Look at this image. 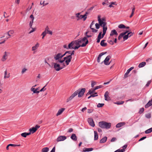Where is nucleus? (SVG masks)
Here are the masks:
<instances>
[{
	"instance_id": "f257e3e1",
	"label": "nucleus",
	"mask_w": 152,
	"mask_h": 152,
	"mask_svg": "<svg viewBox=\"0 0 152 152\" xmlns=\"http://www.w3.org/2000/svg\"><path fill=\"white\" fill-rule=\"evenodd\" d=\"M99 125L102 129H108L110 128L111 126V123L104 121H102L99 123Z\"/></svg>"
},
{
	"instance_id": "f03ea898",
	"label": "nucleus",
	"mask_w": 152,
	"mask_h": 152,
	"mask_svg": "<svg viewBox=\"0 0 152 152\" xmlns=\"http://www.w3.org/2000/svg\"><path fill=\"white\" fill-rule=\"evenodd\" d=\"M14 33V31L13 30H11L9 31L7 33H5L4 36L1 37V44L4 43L5 41L8 38V37H6L4 39L3 38L5 37V35H8L10 36H11Z\"/></svg>"
},
{
	"instance_id": "7ed1b4c3",
	"label": "nucleus",
	"mask_w": 152,
	"mask_h": 152,
	"mask_svg": "<svg viewBox=\"0 0 152 152\" xmlns=\"http://www.w3.org/2000/svg\"><path fill=\"white\" fill-rule=\"evenodd\" d=\"M53 64L54 65L55 69L57 71H59L65 67V65L64 63L62 64V66H60V65L57 63H53Z\"/></svg>"
},
{
	"instance_id": "20e7f679",
	"label": "nucleus",
	"mask_w": 152,
	"mask_h": 152,
	"mask_svg": "<svg viewBox=\"0 0 152 152\" xmlns=\"http://www.w3.org/2000/svg\"><path fill=\"white\" fill-rule=\"evenodd\" d=\"M98 20L99 22V24L100 26L103 27V28L104 27H107L106 26L107 23L105 22L101 21L100 15H99L98 16Z\"/></svg>"
},
{
	"instance_id": "39448f33",
	"label": "nucleus",
	"mask_w": 152,
	"mask_h": 152,
	"mask_svg": "<svg viewBox=\"0 0 152 152\" xmlns=\"http://www.w3.org/2000/svg\"><path fill=\"white\" fill-rule=\"evenodd\" d=\"M86 91V89L85 88H79L76 91H77L78 93V97H82L83 95Z\"/></svg>"
},
{
	"instance_id": "423d86ee",
	"label": "nucleus",
	"mask_w": 152,
	"mask_h": 152,
	"mask_svg": "<svg viewBox=\"0 0 152 152\" xmlns=\"http://www.w3.org/2000/svg\"><path fill=\"white\" fill-rule=\"evenodd\" d=\"M72 58V57H71V56L67 55H66V57L63 58L64 61H65L66 65H68L69 64V63L71 61Z\"/></svg>"
},
{
	"instance_id": "0eeeda50",
	"label": "nucleus",
	"mask_w": 152,
	"mask_h": 152,
	"mask_svg": "<svg viewBox=\"0 0 152 152\" xmlns=\"http://www.w3.org/2000/svg\"><path fill=\"white\" fill-rule=\"evenodd\" d=\"M77 91H75L69 98L66 100V102H68L69 101L71 100L75 96L78 94Z\"/></svg>"
},
{
	"instance_id": "6e6552de",
	"label": "nucleus",
	"mask_w": 152,
	"mask_h": 152,
	"mask_svg": "<svg viewBox=\"0 0 152 152\" xmlns=\"http://www.w3.org/2000/svg\"><path fill=\"white\" fill-rule=\"evenodd\" d=\"M88 121L89 124L92 127H94L95 124L94 120L92 118H88Z\"/></svg>"
},
{
	"instance_id": "1a4fd4ad",
	"label": "nucleus",
	"mask_w": 152,
	"mask_h": 152,
	"mask_svg": "<svg viewBox=\"0 0 152 152\" xmlns=\"http://www.w3.org/2000/svg\"><path fill=\"white\" fill-rule=\"evenodd\" d=\"M9 54V53L5 52L4 53V54L2 56L1 61H6L8 55Z\"/></svg>"
},
{
	"instance_id": "9d476101",
	"label": "nucleus",
	"mask_w": 152,
	"mask_h": 152,
	"mask_svg": "<svg viewBox=\"0 0 152 152\" xmlns=\"http://www.w3.org/2000/svg\"><path fill=\"white\" fill-rule=\"evenodd\" d=\"M111 56H110L108 55L107 56V57L105 58V59L104 61V62L105 65H108L110 64V62L108 63V62Z\"/></svg>"
},
{
	"instance_id": "9b49d317",
	"label": "nucleus",
	"mask_w": 152,
	"mask_h": 152,
	"mask_svg": "<svg viewBox=\"0 0 152 152\" xmlns=\"http://www.w3.org/2000/svg\"><path fill=\"white\" fill-rule=\"evenodd\" d=\"M66 138V136H60L58 137L56 139V140L57 142H59L61 141H63Z\"/></svg>"
},
{
	"instance_id": "f8f14e48",
	"label": "nucleus",
	"mask_w": 152,
	"mask_h": 152,
	"mask_svg": "<svg viewBox=\"0 0 152 152\" xmlns=\"http://www.w3.org/2000/svg\"><path fill=\"white\" fill-rule=\"evenodd\" d=\"M80 13L79 12V13H76L75 14L76 17L78 18V19H77V20H78L79 19H82V18H83V17H87V15H86L85 14V15H80V16H79V15H80Z\"/></svg>"
},
{
	"instance_id": "ddd939ff",
	"label": "nucleus",
	"mask_w": 152,
	"mask_h": 152,
	"mask_svg": "<svg viewBox=\"0 0 152 152\" xmlns=\"http://www.w3.org/2000/svg\"><path fill=\"white\" fill-rule=\"evenodd\" d=\"M109 93L108 91H106L104 95L105 100L107 101H108L110 100V97L109 96Z\"/></svg>"
},
{
	"instance_id": "4468645a",
	"label": "nucleus",
	"mask_w": 152,
	"mask_h": 152,
	"mask_svg": "<svg viewBox=\"0 0 152 152\" xmlns=\"http://www.w3.org/2000/svg\"><path fill=\"white\" fill-rule=\"evenodd\" d=\"M87 43V42L86 43H83L81 45H79L78 46L77 45L76 46H75V47H73V49L76 50L77 49L80 47H84L86 46Z\"/></svg>"
},
{
	"instance_id": "2eb2a0df",
	"label": "nucleus",
	"mask_w": 152,
	"mask_h": 152,
	"mask_svg": "<svg viewBox=\"0 0 152 152\" xmlns=\"http://www.w3.org/2000/svg\"><path fill=\"white\" fill-rule=\"evenodd\" d=\"M61 53H59L54 56V58L56 60H57L61 58Z\"/></svg>"
},
{
	"instance_id": "dca6fc26",
	"label": "nucleus",
	"mask_w": 152,
	"mask_h": 152,
	"mask_svg": "<svg viewBox=\"0 0 152 152\" xmlns=\"http://www.w3.org/2000/svg\"><path fill=\"white\" fill-rule=\"evenodd\" d=\"M39 90L38 88H37L36 89L35 88H33V87H32V88L31 89V90L33 92L34 94L37 93L38 94L40 92V91H38Z\"/></svg>"
},
{
	"instance_id": "f3484780",
	"label": "nucleus",
	"mask_w": 152,
	"mask_h": 152,
	"mask_svg": "<svg viewBox=\"0 0 152 152\" xmlns=\"http://www.w3.org/2000/svg\"><path fill=\"white\" fill-rule=\"evenodd\" d=\"M106 53V52H103L101 53L99 55L97 59V61L98 63H99L100 62V60L102 56L104 55Z\"/></svg>"
},
{
	"instance_id": "a211bd4d",
	"label": "nucleus",
	"mask_w": 152,
	"mask_h": 152,
	"mask_svg": "<svg viewBox=\"0 0 152 152\" xmlns=\"http://www.w3.org/2000/svg\"><path fill=\"white\" fill-rule=\"evenodd\" d=\"M126 123L124 122H121L118 123L116 125V127L117 128H119L122 127Z\"/></svg>"
},
{
	"instance_id": "6ab92c4d",
	"label": "nucleus",
	"mask_w": 152,
	"mask_h": 152,
	"mask_svg": "<svg viewBox=\"0 0 152 152\" xmlns=\"http://www.w3.org/2000/svg\"><path fill=\"white\" fill-rule=\"evenodd\" d=\"M114 35H116V36L118 35V33L117 32L116 30L115 29H113L111 31L110 34V36H112Z\"/></svg>"
},
{
	"instance_id": "aec40b11",
	"label": "nucleus",
	"mask_w": 152,
	"mask_h": 152,
	"mask_svg": "<svg viewBox=\"0 0 152 152\" xmlns=\"http://www.w3.org/2000/svg\"><path fill=\"white\" fill-rule=\"evenodd\" d=\"M134 68L133 67H132L126 71V72L125 73L124 75V77H127V75L130 72V71Z\"/></svg>"
},
{
	"instance_id": "412c9836",
	"label": "nucleus",
	"mask_w": 152,
	"mask_h": 152,
	"mask_svg": "<svg viewBox=\"0 0 152 152\" xmlns=\"http://www.w3.org/2000/svg\"><path fill=\"white\" fill-rule=\"evenodd\" d=\"M93 148H85L83 149V152H89L93 151Z\"/></svg>"
},
{
	"instance_id": "4be33fe9",
	"label": "nucleus",
	"mask_w": 152,
	"mask_h": 152,
	"mask_svg": "<svg viewBox=\"0 0 152 152\" xmlns=\"http://www.w3.org/2000/svg\"><path fill=\"white\" fill-rule=\"evenodd\" d=\"M65 109L64 108H61V109H60L58 112V113L56 114V116H58L60 115H61L63 112L64 110Z\"/></svg>"
},
{
	"instance_id": "5701e85b",
	"label": "nucleus",
	"mask_w": 152,
	"mask_h": 152,
	"mask_svg": "<svg viewBox=\"0 0 152 152\" xmlns=\"http://www.w3.org/2000/svg\"><path fill=\"white\" fill-rule=\"evenodd\" d=\"M107 139V137H104L102 138L99 141L100 143H104L105 142Z\"/></svg>"
},
{
	"instance_id": "b1692460",
	"label": "nucleus",
	"mask_w": 152,
	"mask_h": 152,
	"mask_svg": "<svg viewBox=\"0 0 152 152\" xmlns=\"http://www.w3.org/2000/svg\"><path fill=\"white\" fill-rule=\"evenodd\" d=\"M70 138L73 141H75L77 140V137L75 134H72Z\"/></svg>"
},
{
	"instance_id": "393cba45",
	"label": "nucleus",
	"mask_w": 152,
	"mask_h": 152,
	"mask_svg": "<svg viewBox=\"0 0 152 152\" xmlns=\"http://www.w3.org/2000/svg\"><path fill=\"white\" fill-rule=\"evenodd\" d=\"M94 140H96L98 138V135L96 131H94Z\"/></svg>"
},
{
	"instance_id": "a878e982",
	"label": "nucleus",
	"mask_w": 152,
	"mask_h": 152,
	"mask_svg": "<svg viewBox=\"0 0 152 152\" xmlns=\"http://www.w3.org/2000/svg\"><path fill=\"white\" fill-rule=\"evenodd\" d=\"M30 132H24L21 134V135L22 137H26L27 135H30Z\"/></svg>"
},
{
	"instance_id": "bb28decb",
	"label": "nucleus",
	"mask_w": 152,
	"mask_h": 152,
	"mask_svg": "<svg viewBox=\"0 0 152 152\" xmlns=\"http://www.w3.org/2000/svg\"><path fill=\"white\" fill-rule=\"evenodd\" d=\"M39 44L38 43H37L35 46H33L32 47V50L34 51L37 49L38 47H39Z\"/></svg>"
},
{
	"instance_id": "cd10ccee",
	"label": "nucleus",
	"mask_w": 152,
	"mask_h": 152,
	"mask_svg": "<svg viewBox=\"0 0 152 152\" xmlns=\"http://www.w3.org/2000/svg\"><path fill=\"white\" fill-rule=\"evenodd\" d=\"M146 65V63L145 62H142L140 63L138 65V67L139 68H142L145 66Z\"/></svg>"
},
{
	"instance_id": "c85d7f7f",
	"label": "nucleus",
	"mask_w": 152,
	"mask_h": 152,
	"mask_svg": "<svg viewBox=\"0 0 152 152\" xmlns=\"http://www.w3.org/2000/svg\"><path fill=\"white\" fill-rule=\"evenodd\" d=\"M107 29V27H103V33L102 34V37H104L106 33Z\"/></svg>"
},
{
	"instance_id": "c756f323",
	"label": "nucleus",
	"mask_w": 152,
	"mask_h": 152,
	"mask_svg": "<svg viewBox=\"0 0 152 152\" xmlns=\"http://www.w3.org/2000/svg\"><path fill=\"white\" fill-rule=\"evenodd\" d=\"M131 37V35H129V34H127L124 35L123 36L124 41L127 39L129 37Z\"/></svg>"
},
{
	"instance_id": "7c9ffc66",
	"label": "nucleus",
	"mask_w": 152,
	"mask_h": 152,
	"mask_svg": "<svg viewBox=\"0 0 152 152\" xmlns=\"http://www.w3.org/2000/svg\"><path fill=\"white\" fill-rule=\"evenodd\" d=\"M105 40H102L100 42V45L102 47H105L107 45L106 43H104V42Z\"/></svg>"
},
{
	"instance_id": "2f4dec72",
	"label": "nucleus",
	"mask_w": 152,
	"mask_h": 152,
	"mask_svg": "<svg viewBox=\"0 0 152 152\" xmlns=\"http://www.w3.org/2000/svg\"><path fill=\"white\" fill-rule=\"evenodd\" d=\"M30 132L31 133V132L32 133H33L35 132L36 131V129L34 127H33L31 129H30L29 130Z\"/></svg>"
},
{
	"instance_id": "473e14b6",
	"label": "nucleus",
	"mask_w": 152,
	"mask_h": 152,
	"mask_svg": "<svg viewBox=\"0 0 152 152\" xmlns=\"http://www.w3.org/2000/svg\"><path fill=\"white\" fill-rule=\"evenodd\" d=\"M74 45L73 44V42H72L71 43H70L68 45V49H73V46Z\"/></svg>"
},
{
	"instance_id": "72a5a7b5",
	"label": "nucleus",
	"mask_w": 152,
	"mask_h": 152,
	"mask_svg": "<svg viewBox=\"0 0 152 152\" xmlns=\"http://www.w3.org/2000/svg\"><path fill=\"white\" fill-rule=\"evenodd\" d=\"M81 39L83 42H85V43H86L87 42V44L88 43V41L86 37H84L82 39Z\"/></svg>"
},
{
	"instance_id": "f704fd0d",
	"label": "nucleus",
	"mask_w": 152,
	"mask_h": 152,
	"mask_svg": "<svg viewBox=\"0 0 152 152\" xmlns=\"http://www.w3.org/2000/svg\"><path fill=\"white\" fill-rule=\"evenodd\" d=\"M49 150V148L48 147L43 148L42 150V152H48Z\"/></svg>"
},
{
	"instance_id": "c9c22d12",
	"label": "nucleus",
	"mask_w": 152,
	"mask_h": 152,
	"mask_svg": "<svg viewBox=\"0 0 152 152\" xmlns=\"http://www.w3.org/2000/svg\"><path fill=\"white\" fill-rule=\"evenodd\" d=\"M94 89L95 88L92 89V90L89 89L88 91V94H92L94 93L95 91L96 90Z\"/></svg>"
},
{
	"instance_id": "e433bc0d",
	"label": "nucleus",
	"mask_w": 152,
	"mask_h": 152,
	"mask_svg": "<svg viewBox=\"0 0 152 152\" xmlns=\"http://www.w3.org/2000/svg\"><path fill=\"white\" fill-rule=\"evenodd\" d=\"M152 132V128H151L145 131V133L146 134H149Z\"/></svg>"
},
{
	"instance_id": "4c0bfd02",
	"label": "nucleus",
	"mask_w": 152,
	"mask_h": 152,
	"mask_svg": "<svg viewBox=\"0 0 152 152\" xmlns=\"http://www.w3.org/2000/svg\"><path fill=\"white\" fill-rule=\"evenodd\" d=\"M7 71L6 70L4 72V78H9L10 77V74L9 73L7 76Z\"/></svg>"
},
{
	"instance_id": "58836bf2",
	"label": "nucleus",
	"mask_w": 152,
	"mask_h": 152,
	"mask_svg": "<svg viewBox=\"0 0 152 152\" xmlns=\"http://www.w3.org/2000/svg\"><path fill=\"white\" fill-rule=\"evenodd\" d=\"M118 27L120 28H124L125 26L123 24H121L118 26Z\"/></svg>"
},
{
	"instance_id": "ea45409f",
	"label": "nucleus",
	"mask_w": 152,
	"mask_h": 152,
	"mask_svg": "<svg viewBox=\"0 0 152 152\" xmlns=\"http://www.w3.org/2000/svg\"><path fill=\"white\" fill-rule=\"evenodd\" d=\"M17 145H15V144H9V145H8L7 147H6V149L7 150H8L9 149V147L10 146H16Z\"/></svg>"
},
{
	"instance_id": "a19ab883",
	"label": "nucleus",
	"mask_w": 152,
	"mask_h": 152,
	"mask_svg": "<svg viewBox=\"0 0 152 152\" xmlns=\"http://www.w3.org/2000/svg\"><path fill=\"white\" fill-rule=\"evenodd\" d=\"M102 32L101 31L100 32H99L98 36L97 38L98 39H101L103 38V37H102Z\"/></svg>"
},
{
	"instance_id": "79ce46f5",
	"label": "nucleus",
	"mask_w": 152,
	"mask_h": 152,
	"mask_svg": "<svg viewBox=\"0 0 152 152\" xmlns=\"http://www.w3.org/2000/svg\"><path fill=\"white\" fill-rule=\"evenodd\" d=\"M103 86L102 85H99V86H96L95 87L94 90H97V89L102 88Z\"/></svg>"
},
{
	"instance_id": "37998d69",
	"label": "nucleus",
	"mask_w": 152,
	"mask_h": 152,
	"mask_svg": "<svg viewBox=\"0 0 152 152\" xmlns=\"http://www.w3.org/2000/svg\"><path fill=\"white\" fill-rule=\"evenodd\" d=\"M104 105L103 103H98L97 105V107H103Z\"/></svg>"
},
{
	"instance_id": "c03bdc74",
	"label": "nucleus",
	"mask_w": 152,
	"mask_h": 152,
	"mask_svg": "<svg viewBox=\"0 0 152 152\" xmlns=\"http://www.w3.org/2000/svg\"><path fill=\"white\" fill-rule=\"evenodd\" d=\"M72 42H73V44H74V45H77V46L78 45H80L78 42V41L77 40H75V41H72Z\"/></svg>"
},
{
	"instance_id": "a18cd8bd",
	"label": "nucleus",
	"mask_w": 152,
	"mask_h": 152,
	"mask_svg": "<svg viewBox=\"0 0 152 152\" xmlns=\"http://www.w3.org/2000/svg\"><path fill=\"white\" fill-rule=\"evenodd\" d=\"M124 103V101L118 102L115 103V104L118 105H121L123 104Z\"/></svg>"
},
{
	"instance_id": "49530a36",
	"label": "nucleus",
	"mask_w": 152,
	"mask_h": 152,
	"mask_svg": "<svg viewBox=\"0 0 152 152\" xmlns=\"http://www.w3.org/2000/svg\"><path fill=\"white\" fill-rule=\"evenodd\" d=\"M45 1H43V2L42 3V2L41 1L40 2V4L41 5H43V6H46V5H47V4H48V3H45Z\"/></svg>"
},
{
	"instance_id": "de8ad7c7",
	"label": "nucleus",
	"mask_w": 152,
	"mask_h": 152,
	"mask_svg": "<svg viewBox=\"0 0 152 152\" xmlns=\"http://www.w3.org/2000/svg\"><path fill=\"white\" fill-rule=\"evenodd\" d=\"M145 117L148 118H150L151 117V114L150 113H148L145 114Z\"/></svg>"
},
{
	"instance_id": "09e8293b",
	"label": "nucleus",
	"mask_w": 152,
	"mask_h": 152,
	"mask_svg": "<svg viewBox=\"0 0 152 152\" xmlns=\"http://www.w3.org/2000/svg\"><path fill=\"white\" fill-rule=\"evenodd\" d=\"M144 108L142 107L140 108L139 111V113L140 114L142 113L144 111Z\"/></svg>"
},
{
	"instance_id": "8fccbe9b",
	"label": "nucleus",
	"mask_w": 152,
	"mask_h": 152,
	"mask_svg": "<svg viewBox=\"0 0 152 152\" xmlns=\"http://www.w3.org/2000/svg\"><path fill=\"white\" fill-rule=\"evenodd\" d=\"M151 80H149L148 81L147 84H146L145 86L146 87H148L150 84H151Z\"/></svg>"
},
{
	"instance_id": "3c124183",
	"label": "nucleus",
	"mask_w": 152,
	"mask_h": 152,
	"mask_svg": "<svg viewBox=\"0 0 152 152\" xmlns=\"http://www.w3.org/2000/svg\"><path fill=\"white\" fill-rule=\"evenodd\" d=\"M124 36L122 33H121L118 37V39L120 40L122 37H123Z\"/></svg>"
},
{
	"instance_id": "603ef678",
	"label": "nucleus",
	"mask_w": 152,
	"mask_h": 152,
	"mask_svg": "<svg viewBox=\"0 0 152 152\" xmlns=\"http://www.w3.org/2000/svg\"><path fill=\"white\" fill-rule=\"evenodd\" d=\"M95 25L96 26V29H98L99 28L100 25L98 23H96Z\"/></svg>"
},
{
	"instance_id": "864d4df0",
	"label": "nucleus",
	"mask_w": 152,
	"mask_h": 152,
	"mask_svg": "<svg viewBox=\"0 0 152 152\" xmlns=\"http://www.w3.org/2000/svg\"><path fill=\"white\" fill-rule=\"evenodd\" d=\"M56 61L57 62H58L61 63H63L64 61V59L62 60H60V59H59L58 60Z\"/></svg>"
},
{
	"instance_id": "5fc2aeb1",
	"label": "nucleus",
	"mask_w": 152,
	"mask_h": 152,
	"mask_svg": "<svg viewBox=\"0 0 152 152\" xmlns=\"http://www.w3.org/2000/svg\"><path fill=\"white\" fill-rule=\"evenodd\" d=\"M93 111V109H88V113H91Z\"/></svg>"
},
{
	"instance_id": "6e6d98bb",
	"label": "nucleus",
	"mask_w": 152,
	"mask_h": 152,
	"mask_svg": "<svg viewBox=\"0 0 152 152\" xmlns=\"http://www.w3.org/2000/svg\"><path fill=\"white\" fill-rule=\"evenodd\" d=\"M90 28L92 30V32H93L96 33L98 31L97 30L95 29L94 28Z\"/></svg>"
},
{
	"instance_id": "4d7b16f0",
	"label": "nucleus",
	"mask_w": 152,
	"mask_h": 152,
	"mask_svg": "<svg viewBox=\"0 0 152 152\" xmlns=\"http://www.w3.org/2000/svg\"><path fill=\"white\" fill-rule=\"evenodd\" d=\"M27 70V69H26L25 68H23L22 70V74H23Z\"/></svg>"
},
{
	"instance_id": "13d9d810",
	"label": "nucleus",
	"mask_w": 152,
	"mask_h": 152,
	"mask_svg": "<svg viewBox=\"0 0 152 152\" xmlns=\"http://www.w3.org/2000/svg\"><path fill=\"white\" fill-rule=\"evenodd\" d=\"M47 85V84L46 85H45L43 88H42L40 90V92H42V91H44L45 89H46V88H45V86H46Z\"/></svg>"
},
{
	"instance_id": "bf43d9fd",
	"label": "nucleus",
	"mask_w": 152,
	"mask_h": 152,
	"mask_svg": "<svg viewBox=\"0 0 152 152\" xmlns=\"http://www.w3.org/2000/svg\"><path fill=\"white\" fill-rule=\"evenodd\" d=\"M148 103L149 105V106H151L152 105V99L151 100L149 101L148 102Z\"/></svg>"
},
{
	"instance_id": "052dcab7",
	"label": "nucleus",
	"mask_w": 152,
	"mask_h": 152,
	"mask_svg": "<svg viewBox=\"0 0 152 152\" xmlns=\"http://www.w3.org/2000/svg\"><path fill=\"white\" fill-rule=\"evenodd\" d=\"M146 138V137H143L139 139V141H142L145 139Z\"/></svg>"
},
{
	"instance_id": "680f3d73",
	"label": "nucleus",
	"mask_w": 152,
	"mask_h": 152,
	"mask_svg": "<svg viewBox=\"0 0 152 152\" xmlns=\"http://www.w3.org/2000/svg\"><path fill=\"white\" fill-rule=\"evenodd\" d=\"M47 33V32L46 31H45L43 32H42L41 35L45 36Z\"/></svg>"
},
{
	"instance_id": "e2e57ef3",
	"label": "nucleus",
	"mask_w": 152,
	"mask_h": 152,
	"mask_svg": "<svg viewBox=\"0 0 152 152\" xmlns=\"http://www.w3.org/2000/svg\"><path fill=\"white\" fill-rule=\"evenodd\" d=\"M33 23V21H31L29 23V26L30 28H32V26Z\"/></svg>"
},
{
	"instance_id": "0e129e2a",
	"label": "nucleus",
	"mask_w": 152,
	"mask_h": 152,
	"mask_svg": "<svg viewBox=\"0 0 152 152\" xmlns=\"http://www.w3.org/2000/svg\"><path fill=\"white\" fill-rule=\"evenodd\" d=\"M75 51L74 50H73L72 51H71V55H69V56H71V57H72V55H74V54Z\"/></svg>"
},
{
	"instance_id": "69168bd1",
	"label": "nucleus",
	"mask_w": 152,
	"mask_h": 152,
	"mask_svg": "<svg viewBox=\"0 0 152 152\" xmlns=\"http://www.w3.org/2000/svg\"><path fill=\"white\" fill-rule=\"evenodd\" d=\"M116 140V139L115 137H113L111 139L110 141L111 142H113L115 141Z\"/></svg>"
},
{
	"instance_id": "338daca9",
	"label": "nucleus",
	"mask_w": 152,
	"mask_h": 152,
	"mask_svg": "<svg viewBox=\"0 0 152 152\" xmlns=\"http://www.w3.org/2000/svg\"><path fill=\"white\" fill-rule=\"evenodd\" d=\"M30 17L32 19L31 21H34V18L33 15H30Z\"/></svg>"
},
{
	"instance_id": "774afa93",
	"label": "nucleus",
	"mask_w": 152,
	"mask_h": 152,
	"mask_svg": "<svg viewBox=\"0 0 152 152\" xmlns=\"http://www.w3.org/2000/svg\"><path fill=\"white\" fill-rule=\"evenodd\" d=\"M117 152H123L125 150L124 149H118Z\"/></svg>"
}]
</instances>
